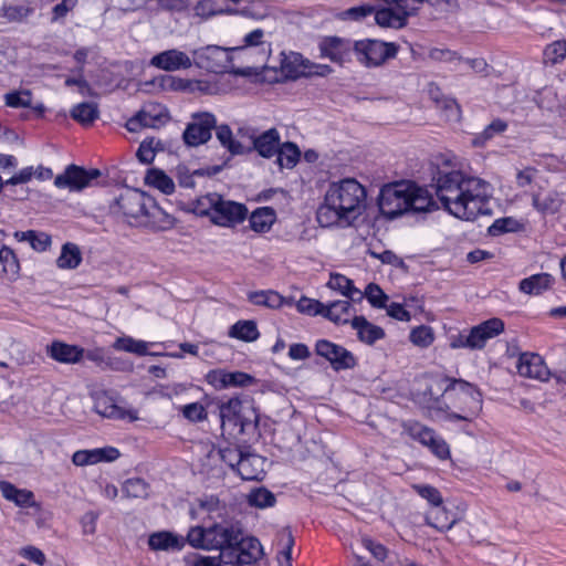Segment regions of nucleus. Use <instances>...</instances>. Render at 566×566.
I'll return each instance as SVG.
<instances>
[{
    "label": "nucleus",
    "instance_id": "f257e3e1",
    "mask_svg": "<svg viewBox=\"0 0 566 566\" xmlns=\"http://www.w3.org/2000/svg\"><path fill=\"white\" fill-rule=\"evenodd\" d=\"M452 216L473 221L479 216L491 214L489 184L470 177L441 155L430 165V182L424 186Z\"/></svg>",
    "mask_w": 566,
    "mask_h": 566
},
{
    "label": "nucleus",
    "instance_id": "f03ea898",
    "mask_svg": "<svg viewBox=\"0 0 566 566\" xmlns=\"http://www.w3.org/2000/svg\"><path fill=\"white\" fill-rule=\"evenodd\" d=\"M366 189L356 179L345 178L329 185L324 202L316 212L322 227H332L356 219L365 207Z\"/></svg>",
    "mask_w": 566,
    "mask_h": 566
},
{
    "label": "nucleus",
    "instance_id": "7ed1b4c3",
    "mask_svg": "<svg viewBox=\"0 0 566 566\" xmlns=\"http://www.w3.org/2000/svg\"><path fill=\"white\" fill-rule=\"evenodd\" d=\"M378 207L380 213L389 220L409 213L430 212L439 208L430 190L411 180H400L382 186Z\"/></svg>",
    "mask_w": 566,
    "mask_h": 566
},
{
    "label": "nucleus",
    "instance_id": "20e7f679",
    "mask_svg": "<svg viewBox=\"0 0 566 566\" xmlns=\"http://www.w3.org/2000/svg\"><path fill=\"white\" fill-rule=\"evenodd\" d=\"M243 526L235 520H222L208 526L191 527L187 534L188 543L195 548L220 551L224 560H230L239 541L242 539Z\"/></svg>",
    "mask_w": 566,
    "mask_h": 566
},
{
    "label": "nucleus",
    "instance_id": "39448f33",
    "mask_svg": "<svg viewBox=\"0 0 566 566\" xmlns=\"http://www.w3.org/2000/svg\"><path fill=\"white\" fill-rule=\"evenodd\" d=\"M222 434L237 438L258 432L260 415L249 399L232 397L218 403Z\"/></svg>",
    "mask_w": 566,
    "mask_h": 566
},
{
    "label": "nucleus",
    "instance_id": "423d86ee",
    "mask_svg": "<svg viewBox=\"0 0 566 566\" xmlns=\"http://www.w3.org/2000/svg\"><path fill=\"white\" fill-rule=\"evenodd\" d=\"M438 385L441 396L453 397L457 400L454 407L459 412H447V420L471 422L479 416L483 401L481 391L474 385L450 377H443Z\"/></svg>",
    "mask_w": 566,
    "mask_h": 566
},
{
    "label": "nucleus",
    "instance_id": "0eeeda50",
    "mask_svg": "<svg viewBox=\"0 0 566 566\" xmlns=\"http://www.w3.org/2000/svg\"><path fill=\"white\" fill-rule=\"evenodd\" d=\"M192 210L197 216L208 217L213 224L224 228L242 223L248 216L245 205L224 199L217 192L199 197Z\"/></svg>",
    "mask_w": 566,
    "mask_h": 566
},
{
    "label": "nucleus",
    "instance_id": "6e6552de",
    "mask_svg": "<svg viewBox=\"0 0 566 566\" xmlns=\"http://www.w3.org/2000/svg\"><path fill=\"white\" fill-rule=\"evenodd\" d=\"M109 210L114 214H122L128 219H138L139 217H148L158 219L153 221L151 228L157 231L169 229L174 226V218L164 212L156 205L153 210L146 207L145 193L137 189H125L109 206Z\"/></svg>",
    "mask_w": 566,
    "mask_h": 566
},
{
    "label": "nucleus",
    "instance_id": "1a4fd4ad",
    "mask_svg": "<svg viewBox=\"0 0 566 566\" xmlns=\"http://www.w3.org/2000/svg\"><path fill=\"white\" fill-rule=\"evenodd\" d=\"M382 3L376 6L375 22L381 28L399 30L408 24L423 0H374Z\"/></svg>",
    "mask_w": 566,
    "mask_h": 566
},
{
    "label": "nucleus",
    "instance_id": "9d476101",
    "mask_svg": "<svg viewBox=\"0 0 566 566\" xmlns=\"http://www.w3.org/2000/svg\"><path fill=\"white\" fill-rule=\"evenodd\" d=\"M357 61L365 67L373 69L384 65L388 60L395 59L399 45L395 42H385L376 39H364L353 43Z\"/></svg>",
    "mask_w": 566,
    "mask_h": 566
},
{
    "label": "nucleus",
    "instance_id": "9b49d317",
    "mask_svg": "<svg viewBox=\"0 0 566 566\" xmlns=\"http://www.w3.org/2000/svg\"><path fill=\"white\" fill-rule=\"evenodd\" d=\"M406 433L413 440L430 449L441 460L450 457L448 443L437 432L420 422L409 421L403 424Z\"/></svg>",
    "mask_w": 566,
    "mask_h": 566
},
{
    "label": "nucleus",
    "instance_id": "f8f14e48",
    "mask_svg": "<svg viewBox=\"0 0 566 566\" xmlns=\"http://www.w3.org/2000/svg\"><path fill=\"white\" fill-rule=\"evenodd\" d=\"M315 354L326 359L335 371L353 369L357 366V358L352 352L328 339H318L315 343Z\"/></svg>",
    "mask_w": 566,
    "mask_h": 566
},
{
    "label": "nucleus",
    "instance_id": "ddd939ff",
    "mask_svg": "<svg viewBox=\"0 0 566 566\" xmlns=\"http://www.w3.org/2000/svg\"><path fill=\"white\" fill-rule=\"evenodd\" d=\"M193 62L200 67L213 73H222L231 62L228 49L219 45H207L192 51Z\"/></svg>",
    "mask_w": 566,
    "mask_h": 566
},
{
    "label": "nucleus",
    "instance_id": "4468645a",
    "mask_svg": "<svg viewBox=\"0 0 566 566\" xmlns=\"http://www.w3.org/2000/svg\"><path fill=\"white\" fill-rule=\"evenodd\" d=\"M101 176L98 169H85L74 164L69 165L63 174L54 179V186L59 189L67 188L71 191H81L91 186V182Z\"/></svg>",
    "mask_w": 566,
    "mask_h": 566
},
{
    "label": "nucleus",
    "instance_id": "2eb2a0df",
    "mask_svg": "<svg viewBox=\"0 0 566 566\" xmlns=\"http://www.w3.org/2000/svg\"><path fill=\"white\" fill-rule=\"evenodd\" d=\"M216 117L210 113L195 115L193 122L189 123L184 130L182 139L185 144L197 147L207 143L211 138V132L216 128Z\"/></svg>",
    "mask_w": 566,
    "mask_h": 566
},
{
    "label": "nucleus",
    "instance_id": "dca6fc26",
    "mask_svg": "<svg viewBox=\"0 0 566 566\" xmlns=\"http://www.w3.org/2000/svg\"><path fill=\"white\" fill-rule=\"evenodd\" d=\"M353 43L350 40L335 35L325 36L318 43L319 55L343 66L352 60Z\"/></svg>",
    "mask_w": 566,
    "mask_h": 566
},
{
    "label": "nucleus",
    "instance_id": "f3484780",
    "mask_svg": "<svg viewBox=\"0 0 566 566\" xmlns=\"http://www.w3.org/2000/svg\"><path fill=\"white\" fill-rule=\"evenodd\" d=\"M205 380L216 390H222L230 387L244 388L253 385L255 381L252 375L244 371H227L221 368L208 371L205 376Z\"/></svg>",
    "mask_w": 566,
    "mask_h": 566
},
{
    "label": "nucleus",
    "instance_id": "a211bd4d",
    "mask_svg": "<svg viewBox=\"0 0 566 566\" xmlns=\"http://www.w3.org/2000/svg\"><path fill=\"white\" fill-rule=\"evenodd\" d=\"M263 554L262 545L256 537L247 536L244 530L242 531V539L239 541L233 552L230 553V560H224V564L237 566L251 565L258 562Z\"/></svg>",
    "mask_w": 566,
    "mask_h": 566
},
{
    "label": "nucleus",
    "instance_id": "6ab92c4d",
    "mask_svg": "<svg viewBox=\"0 0 566 566\" xmlns=\"http://www.w3.org/2000/svg\"><path fill=\"white\" fill-rule=\"evenodd\" d=\"M505 325L501 318L493 317L473 326L468 332L469 349H482L486 342L504 332Z\"/></svg>",
    "mask_w": 566,
    "mask_h": 566
},
{
    "label": "nucleus",
    "instance_id": "aec40b11",
    "mask_svg": "<svg viewBox=\"0 0 566 566\" xmlns=\"http://www.w3.org/2000/svg\"><path fill=\"white\" fill-rule=\"evenodd\" d=\"M516 368L520 376L541 381H547L551 376L544 359L535 353H522L518 357Z\"/></svg>",
    "mask_w": 566,
    "mask_h": 566
},
{
    "label": "nucleus",
    "instance_id": "412c9836",
    "mask_svg": "<svg viewBox=\"0 0 566 566\" xmlns=\"http://www.w3.org/2000/svg\"><path fill=\"white\" fill-rule=\"evenodd\" d=\"M150 65L167 72L187 70L191 67V59L182 51L177 49L166 50L154 55Z\"/></svg>",
    "mask_w": 566,
    "mask_h": 566
},
{
    "label": "nucleus",
    "instance_id": "4be33fe9",
    "mask_svg": "<svg viewBox=\"0 0 566 566\" xmlns=\"http://www.w3.org/2000/svg\"><path fill=\"white\" fill-rule=\"evenodd\" d=\"M302 60V55L297 54L293 61L284 60L282 62V71L290 78H298L306 74H315L318 76H326L333 72V69L327 64H313L308 65Z\"/></svg>",
    "mask_w": 566,
    "mask_h": 566
},
{
    "label": "nucleus",
    "instance_id": "5701e85b",
    "mask_svg": "<svg viewBox=\"0 0 566 566\" xmlns=\"http://www.w3.org/2000/svg\"><path fill=\"white\" fill-rule=\"evenodd\" d=\"M46 355L61 364H77L84 357V348L77 345L66 344L61 340H53L46 345Z\"/></svg>",
    "mask_w": 566,
    "mask_h": 566
},
{
    "label": "nucleus",
    "instance_id": "b1692460",
    "mask_svg": "<svg viewBox=\"0 0 566 566\" xmlns=\"http://www.w3.org/2000/svg\"><path fill=\"white\" fill-rule=\"evenodd\" d=\"M120 455L118 449L113 447L97 448L92 450H78L73 453L72 462L77 467L96 464L103 461L111 462Z\"/></svg>",
    "mask_w": 566,
    "mask_h": 566
},
{
    "label": "nucleus",
    "instance_id": "393cba45",
    "mask_svg": "<svg viewBox=\"0 0 566 566\" xmlns=\"http://www.w3.org/2000/svg\"><path fill=\"white\" fill-rule=\"evenodd\" d=\"M187 538L169 531H159L149 535L148 546L151 551L179 552L186 545Z\"/></svg>",
    "mask_w": 566,
    "mask_h": 566
},
{
    "label": "nucleus",
    "instance_id": "a878e982",
    "mask_svg": "<svg viewBox=\"0 0 566 566\" xmlns=\"http://www.w3.org/2000/svg\"><path fill=\"white\" fill-rule=\"evenodd\" d=\"M264 458L250 452H244L241 462L238 463V474L247 481L261 480L264 474Z\"/></svg>",
    "mask_w": 566,
    "mask_h": 566
},
{
    "label": "nucleus",
    "instance_id": "bb28decb",
    "mask_svg": "<svg viewBox=\"0 0 566 566\" xmlns=\"http://www.w3.org/2000/svg\"><path fill=\"white\" fill-rule=\"evenodd\" d=\"M350 324L356 329L358 339L367 345H374L386 335L384 328L371 324L365 316H355Z\"/></svg>",
    "mask_w": 566,
    "mask_h": 566
},
{
    "label": "nucleus",
    "instance_id": "cd10ccee",
    "mask_svg": "<svg viewBox=\"0 0 566 566\" xmlns=\"http://www.w3.org/2000/svg\"><path fill=\"white\" fill-rule=\"evenodd\" d=\"M441 379L442 378L436 381L437 390H434L433 386H427L423 391L418 392L417 401L429 410H432L437 413L443 412L447 415L449 406L442 401L443 396H441V391L438 385Z\"/></svg>",
    "mask_w": 566,
    "mask_h": 566
},
{
    "label": "nucleus",
    "instance_id": "c85d7f7f",
    "mask_svg": "<svg viewBox=\"0 0 566 566\" xmlns=\"http://www.w3.org/2000/svg\"><path fill=\"white\" fill-rule=\"evenodd\" d=\"M280 134L275 128H270L253 139V148L264 158H271L277 153Z\"/></svg>",
    "mask_w": 566,
    "mask_h": 566
},
{
    "label": "nucleus",
    "instance_id": "c756f323",
    "mask_svg": "<svg viewBox=\"0 0 566 566\" xmlns=\"http://www.w3.org/2000/svg\"><path fill=\"white\" fill-rule=\"evenodd\" d=\"M96 411L106 418L128 420L130 422L138 419L137 411L134 409H124L112 401L109 398L99 399L96 402Z\"/></svg>",
    "mask_w": 566,
    "mask_h": 566
},
{
    "label": "nucleus",
    "instance_id": "7c9ffc66",
    "mask_svg": "<svg viewBox=\"0 0 566 566\" xmlns=\"http://www.w3.org/2000/svg\"><path fill=\"white\" fill-rule=\"evenodd\" d=\"M327 286L338 291L352 301H361L363 292L354 285V282L347 276L339 273H332L327 282Z\"/></svg>",
    "mask_w": 566,
    "mask_h": 566
},
{
    "label": "nucleus",
    "instance_id": "2f4dec72",
    "mask_svg": "<svg viewBox=\"0 0 566 566\" xmlns=\"http://www.w3.org/2000/svg\"><path fill=\"white\" fill-rule=\"evenodd\" d=\"M533 207L542 214H555L559 211L563 199L558 192L551 190L545 195L534 193L532 196Z\"/></svg>",
    "mask_w": 566,
    "mask_h": 566
},
{
    "label": "nucleus",
    "instance_id": "473e14b6",
    "mask_svg": "<svg viewBox=\"0 0 566 566\" xmlns=\"http://www.w3.org/2000/svg\"><path fill=\"white\" fill-rule=\"evenodd\" d=\"M554 279L548 273H538L523 279L520 284V291L530 295H538L543 291L549 289Z\"/></svg>",
    "mask_w": 566,
    "mask_h": 566
},
{
    "label": "nucleus",
    "instance_id": "72a5a7b5",
    "mask_svg": "<svg viewBox=\"0 0 566 566\" xmlns=\"http://www.w3.org/2000/svg\"><path fill=\"white\" fill-rule=\"evenodd\" d=\"M0 491L2 496L18 506L28 507L33 504V493L25 489H18L8 481H0Z\"/></svg>",
    "mask_w": 566,
    "mask_h": 566
},
{
    "label": "nucleus",
    "instance_id": "f704fd0d",
    "mask_svg": "<svg viewBox=\"0 0 566 566\" xmlns=\"http://www.w3.org/2000/svg\"><path fill=\"white\" fill-rule=\"evenodd\" d=\"M275 211L271 207H261L254 210L249 219L250 227L255 232H266L275 221Z\"/></svg>",
    "mask_w": 566,
    "mask_h": 566
},
{
    "label": "nucleus",
    "instance_id": "c9c22d12",
    "mask_svg": "<svg viewBox=\"0 0 566 566\" xmlns=\"http://www.w3.org/2000/svg\"><path fill=\"white\" fill-rule=\"evenodd\" d=\"M350 303L348 301H334L324 304L322 316L335 324H347L349 322Z\"/></svg>",
    "mask_w": 566,
    "mask_h": 566
},
{
    "label": "nucleus",
    "instance_id": "e433bc0d",
    "mask_svg": "<svg viewBox=\"0 0 566 566\" xmlns=\"http://www.w3.org/2000/svg\"><path fill=\"white\" fill-rule=\"evenodd\" d=\"M160 86L164 90H170V91H201L203 92L206 90V85L201 81H190V80H184L179 77H175L171 75H163L160 77Z\"/></svg>",
    "mask_w": 566,
    "mask_h": 566
},
{
    "label": "nucleus",
    "instance_id": "4c0bfd02",
    "mask_svg": "<svg viewBox=\"0 0 566 566\" xmlns=\"http://www.w3.org/2000/svg\"><path fill=\"white\" fill-rule=\"evenodd\" d=\"M99 116L97 104L83 102L71 109V117L83 126L93 124Z\"/></svg>",
    "mask_w": 566,
    "mask_h": 566
},
{
    "label": "nucleus",
    "instance_id": "58836bf2",
    "mask_svg": "<svg viewBox=\"0 0 566 566\" xmlns=\"http://www.w3.org/2000/svg\"><path fill=\"white\" fill-rule=\"evenodd\" d=\"M145 184L160 190L165 195H171L175 191L174 180L165 171L151 168L145 176Z\"/></svg>",
    "mask_w": 566,
    "mask_h": 566
},
{
    "label": "nucleus",
    "instance_id": "ea45409f",
    "mask_svg": "<svg viewBox=\"0 0 566 566\" xmlns=\"http://www.w3.org/2000/svg\"><path fill=\"white\" fill-rule=\"evenodd\" d=\"M20 270L19 260L13 250L7 245L0 248V275L15 279Z\"/></svg>",
    "mask_w": 566,
    "mask_h": 566
},
{
    "label": "nucleus",
    "instance_id": "a19ab883",
    "mask_svg": "<svg viewBox=\"0 0 566 566\" xmlns=\"http://www.w3.org/2000/svg\"><path fill=\"white\" fill-rule=\"evenodd\" d=\"M424 521L427 525L440 532L449 531L455 523V518L453 516H449V513L443 505L427 513Z\"/></svg>",
    "mask_w": 566,
    "mask_h": 566
},
{
    "label": "nucleus",
    "instance_id": "79ce46f5",
    "mask_svg": "<svg viewBox=\"0 0 566 566\" xmlns=\"http://www.w3.org/2000/svg\"><path fill=\"white\" fill-rule=\"evenodd\" d=\"M276 156V164L281 168H293L300 160L301 150L291 142L279 145Z\"/></svg>",
    "mask_w": 566,
    "mask_h": 566
},
{
    "label": "nucleus",
    "instance_id": "37998d69",
    "mask_svg": "<svg viewBox=\"0 0 566 566\" xmlns=\"http://www.w3.org/2000/svg\"><path fill=\"white\" fill-rule=\"evenodd\" d=\"M82 262V254L80 248L71 242L63 244L61 254L56 260V265L60 269H76Z\"/></svg>",
    "mask_w": 566,
    "mask_h": 566
},
{
    "label": "nucleus",
    "instance_id": "c03bdc74",
    "mask_svg": "<svg viewBox=\"0 0 566 566\" xmlns=\"http://www.w3.org/2000/svg\"><path fill=\"white\" fill-rule=\"evenodd\" d=\"M229 336L243 342H254L260 333L254 321H238L231 326Z\"/></svg>",
    "mask_w": 566,
    "mask_h": 566
},
{
    "label": "nucleus",
    "instance_id": "a18cd8bd",
    "mask_svg": "<svg viewBox=\"0 0 566 566\" xmlns=\"http://www.w3.org/2000/svg\"><path fill=\"white\" fill-rule=\"evenodd\" d=\"M507 129V123L501 118L493 119L480 134L473 138V145L481 147Z\"/></svg>",
    "mask_w": 566,
    "mask_h": 566
},
{
    "label": "nucleus",
    "instance_id": "49530a36",
    "mask_svg": "<svg viewBox=\"0 0 566 566\" xmlns=\"http://www.w3.org/2000/svg\"><path fill=\"white\" fill-rule=\"evenodd\" d=\"M195 14L208 19L227 11V0H199L193 8Z\"/></svg>",
    "mask_w": 566,
    "mask_h": 566
},
{
    "label": "nucleus",
    "instance_id": "de8ad7c7",
    "mask_svg": "<svg viewBox=\"0 0 566 566\" xmlns=\"http://www.w3.org/2000/svg\"><path fill=\"white\" fill-rule=\"evenodd\" d=\"M248 300L259 306H266L271 308L280 307L283 303V297L274 291H256L248 295Z\"/></svg>",
    "mask_w": 566,
    "mask_h": 566
},
{
    "label": "nucleus",
    "instance_id": "09e8293b",
    "mask_svg": "<svg viewBox=\"0 0 566 566\" xmlns=\"http://www.w3.org/2000/svg\"><path fill=\"white\" fill-rule=\"evenodd\" d=\"M276 497L273 492L264 486L253 489L248 495V503L258 509H266L275 505Z\"/></svg>",
    "mask_w": 566,
    "mask_h": 566
},
{
    "label": "nucleus",
    "instance_id": "8fccbe9b",
    "mask_svg": "<svg viewBox=\"0 0 566 566\" xmlns=\"http://www.w3.org/2000/svg\"><path fill=\"white\" fill-rule=\"evenodd\" d=\"M523 229V224L513 217H504L496 219L488 229L492 237H497L509 232H518Z\"/></svg>",
    "mask_w": 566,
    "mask_h": 566
},
{
    "label": "nucleus",
    "instance_id": "3c124183",
    "mask_svg": "<svg viewBox=\"0 0 566 566\" xmlns=\"http://www.w3.org/2000/svg\"><path fill=\"white\" fill-rule=\"evenodd\" d=\"M149 485L140 478H132L124 482L123 493L127 497L144 499L148 495Z\"/></svg>",
    "mask_w": 566,
    "mask_h": 566
},
{
    "label": "nucleus",
    "instance_id": "603ef678",
    "mask_svg": "<svg viewBox=\"0 0 566 566\" xmlns=\"http://www.w3.org/2000/svg\"><path fill=\"white\" fill-rule=\"evenodd\" d=\"M114 348L127 353H134L139 356L146 355L148 352L147 343L143 340H136L133 337L125 336L118 337L114 343Z\"/></svg>",
    "mask_w": 566,
    "mask_h": 566
},
{
    "label": "nucleus",
    "instance_id": "864d4df0",
    "mask_svg": "<svg viewBox=\"0 0 566 566\" xmlns=\"http://www.w3.org/2000/svg\"><path fill=\"white\" fill-rule=\"evenodd\" d=\"M217 138L230 153L237 155L243 153V146L232 137V130L228 125L216 126Z\"/></svg>",
    "mask_w": 566,
    "mask_h": 566
},
{
    "label": "nucleus",
    "instance_id": "5fc2aeb1",
    "mask_svg": "<svg viewBox=\"0 0 566 566\" xmlns=\"http://www.w3.org/2000/svg\"><path fill=\"white\" fill-rule=\"evenodd\" d=\"M409 339L413 345L426 348L433 343L434 335L431 327L420 325L411 329Z\"/></svg>",
    "mask_w": 566,
    "mask_h": 566
},
{
    "label": "nucleus",
    "instance_id": "6e6d98bb",
    "mask_svg": "<svg viewBox=\"0 0 566 566\" xmlns=\"http://www.w3.org/2000/svg\"><path fill=\"white\" fill-rule=\"evenodd\" d=\"M412 489L434 509L443 504V497L437 488L429 484H413Z\"/></svg>",
    "mask_w": 566,
    "mask_h": 566
},
{
    "label": "nucleus",
    "instance_id": "4d7b16f0",
    "mask_svg": "<svg viewBox=\"0 0 566 566\" xmlns=\"http://www.w3.org/2000/svg\"><path fill=\"white\" fill-rule=\"evenodd\" d=\"M363 297H366L375 308H385L388 301V295L376 283L366 286Z\"/></svg>",
    "mask_w": 566,
    "mask_h": 566
},
{
    "label": "nucleus",
    "instance_id": "13d9d810",
    "mask_svg": "<svg viewBox=\"0 0 566 566\" xmlns=\"http://www.w3.org/2000/svg\"><path fill=\"white\" fill-rule=\"evenodd\" d=\"M545 61L558 64L566 57V40H558L548 44L544 50Z\"/></svg>",
    "mask_w": 566,
    "mask_h": 566
},
{
    "label": "nucleus",
    "instance_id": "bf43d9fd",
    "mask_svg": "<svg viewBox=\"0 0 566 566\" xmlns=\"http://www.w3.org/2000/svg\"><path fill=\"white\" fill-rule=\"evenodd\" d=\"M14 237L20 241H29L31 247L39 251H44L51 243L48 235L39 237L35 231L28 230L24 232H15Z\"/></svg>",
    "mask_w": 566,
    "mask_h": 566
},
{
    "label": "nucleus",
    "instance_id": "052dcab7",
    "mask_svg": "<svg viewBox=\"0 0 566 566\" xmlns=\"http://www.w3.org/2000/svg\"><path fill=\"white\" fill-rule=\"evenodd\" d=\"M296 308L302 314L310 316H322L324 311V303L307 296H302L296 303Z\"/></svg>",
    "mask_w": 566,
    "mask_h": 566
},
{
    "label": "nucleus",
    "instance_id": "680f3d73",
    "mask_svg": "<svg viewBox=\"0 0 566 566\" xmlns=\"http://www.w3.org/2000/svg\"><path fill=\"white\" fill-rule=\"evenodd\" d=\"M6 105L12 108L29 107L31 105V93L29 91L10 92L4 95Z\"/></svg>",
    "mask_w": 566,
    "mask_h": 566
},
{
    "label": "nucleus",
    "instance_id": "e2e57ef3",
    "mask_svg": "<svg viewBox=\"0 0 566 566\" xmlns=\"http://www.w3.org/2000/svg\"><path fill=\"white\" fill-rule=\"evenodd\" d=\"M182 416L191 422H200L207 418V411L201 403L192 402L182 407Z\"/></svg>",
    "mask_w": 566,
    "mask_h": 566
},
{
    "label": "nucleus",
    "instance_id": "0e129e2a",
    "mask_svg": "<svg viewBox=\"0 0 566 566\" xmlns=\"http://www.w3.org/2000/svg\"><path fill=\"white\" fill-rule=\"evenodd\" d=\"M99 518V513L95 511H88L82 515L80 524L84 535H94L96 533V525Z\"/></svg>",
    "mask_w": 566,
    "mask_h": 566
},
{
    "label": "nucleus",
    "instance_id": "69168bd1",
    "mask_svg": "<svg viewBox=\"0 0 566 566\" xmlns=\"http://www.w3.org/2000/svg\"><path fill=\"white\" fill-rule=\"evenodd\" d=\"M244 451L239 448H226L220 450L221 459L233 470L238 471V463L241 462Z\"/></svg>",
    "mask_w": 566,
    "mask_h": 566
},
{
    "label": "nucleus",
    "instance_id": "338daca9",
    "mask_svg": "<svg viewBox=\"0 0 566 566\" xmlns=\"http://www.w3.org/2000/svg\"><path fill=\"white\" fill-rule=\"evenodd\" d=\"M376 6L373 4H363L349 8L345 11V14L348 19L352 20H361L370 14H375Z\"/></svg>",
    "mask_w": 566,
    "mask_h": 566
},
{
    "label": "nucleus",
    "instance_id": "774afa93",
    "mask_svg": "<svg viewBox=\"0 0 566 566\" xmlns=\"http://www.w3.org/2000/svg\"><path fill=\"white\" fill-rule=\"evenodd\" d=\"M154 139L144 140L136 153L137 158L143 164H151L155 159V148L153 147Z\"/></svg>",
    "mask_w": 566,
    "mask_h": 566
}]
</instances>
